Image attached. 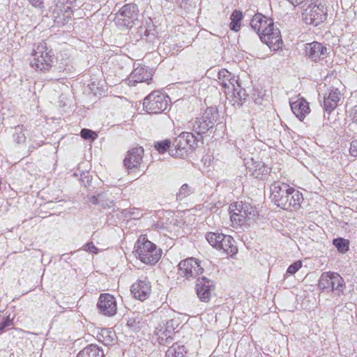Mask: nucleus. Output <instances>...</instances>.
Masks as SVG:
<instances>
[{
	"label": "nucleus",
	"instance_id": "f257e3e1",
	"mask_svg": "<svg viewBox=\"0 0 357 357\" xmlns=\"http://www.w3.org/2000/svg\"><path fill=\"white\" fill-rule=\"evenodd\" d=\"M273 202L284 210H297L301 206L303 195L288 184L280 181L274 182L270 187Z\"/></svg>",
	"mask_w": 357,
	"mask_h": 357
},
{
	"label": "nucleus",
	"instance_id": "f03ea898",
	"mask_svg": "<svg viewBox=\"0 0 357 357\" xmlns=\"http://www.w3.org/2000/svg\"><path fill=\"white\" fill-rule=\"evenodd\" d=\"M55 59L52 50L47 47L46 43L42 42L33 49L30 64L36 70L46 71L52 68Z\"/></svg>",
	"mask_w": 357,
	"mask_h": 357
},
{
	"label": "nucleus",
	"instance_id": "7ed1b4c3",
	"mask_svg": "<svg viewBox=\"0 0 357 357\" xmlns=\"http://www.w3.org/2000/svg\"><path fill=\"white\" fill-rule=\"evenodd\" d=\"M230 218L232 223L238 226L247 225L248 222L255 220L258 215L256 208L250 203L236 202L229 207Z\"/></svg>",
	"mask_w": 357,
	"mask_h": 357
},
{
	"label": "nucleus",
	"instance_id": "20e7f679",
	"mask_svg": "<svg viewBox=\"0 0 357 357\" xmlns=\"http://www.w3.org/2000/svg\"><path fill=\"white\" fill-rule=\"evenodd\" d=\"M135 248L137 254V257L144 264H155L160 259V250L144 236L139 237Z\"/></svg>",
	"mask_w": 357,
	"mask_h": 357
},
{
	"label": "nucleus",
	"instance_id": "39448f33",
	"mask_svg": "<svg viewBox=\"0 0 357 357\" xmlns=\"http://www.w3.org/2000/svg\"><path fill=\"white\" fill-rule=\"evenodd\" d=\"M218 119V110L214 107H208L201 117L192 119L189 122V126L201 139L203 134L215 126Z\"/></svg>",
	"mask_w": 357,
	"mask_h": 357
},
{
	"label": "nucleus",
	"instance_id": "423d86ee",
	"mask_svg": "<svg viewBox=\"0 0 357 357\" xmlns=\"http://www.w3.org/2000/svg\"><path fill=\"white\" fill-rule=\"evenodd\" d=\"M169 101L167 95L154 91L144 99V109L149 114H160L168 109Z\"/></svg>",
	"mask_w": 357,
	"mask_h": 357
},
{
	"label": "nucleus",
	"instance_id": "0eeeda50",
	"mask_svg": "<svg viewBox=\"0 0 357 357\" xmlns=\"http://www.w3.org/2000/svg\"><path fill=\"white\" fill-rule=\"evenodd\" d=\"M200 139L195 136L192 132H182L176 137L169 148V154L173 157H183L187 154Z\"/></svg>",
	"mask_w": 357,
	"mask_h": 357
},
{
	"label": "nucleus",
	"instance_id": "6e6552de",
	"mask_svg": "<svg viewBox=\"0 0 357 357\" xmlns=\"http://www.w3.org/2000/svg\"><path fill=\"white\" fill-rule=\"evenodd\" d=\"M137 6L135 3H128L116 14L114 22L118 26L130 29L137 20Z\"/></svg>",
	"mask_w": 357,
	"mask_h": 357
},
{
	"label": "nucleus",
	"instance_id": "1a4fd4ad",
	"mask_svg": "<svg viewBox=\"0 0 357 357\" xmlns=\"http://www.w3.org/2000/svg\"><path fill=\"white\" fill-rule=\"evenodd\" d=\"M344 281L337 273L326 272L321 274L318 287L322 290L333 291L337 294L343 292Z\"/></svg>",
	"mask_w": 357,
	"mask_h": 357
},
{
	"label": "nucleus",
	"instance_id": "9d476101",
	"mask_svg": "<svg viewBox=\"0 0 357 357\" xmlns=\"http://www.w3.org/2000/svg\"><path fill=\"white\" fill-rule=\"evenodd\" d=\"M305 20L306 23L318 26L324 22L327 15V8L325 5L319 3H312L305 11Z\"/></svg>",
	"mask_w": 357,
	"mask_h": 357
},
{
	"label": "nucleus",
	"instance_id": "9b49d317",
	"mask_svg": "<svg viewBox=\"0 0 357 357\" xmlns=\"http://www.w3.org/2000/svg\"><path fill=\"white\" fill-rule=\"evenodd\" d=\"M259 36L260 40L266 44L270 49L277 50L282 47V40L280 31L278 28H275L274 24L262 31Z\"/></svg>",
	"mask_w": 357,
	"mask_h": 357
},
{
	"label": "nucleus",
	"instance_id": "f8f14e48",
	"mask_svg": "<svg viewBox=\"0 0 357 357\" xmlns=\"http://www.w3.org/2000/svg\"><path fill=\"white\" fill-rule=\"evenodd\" d=\"M178 270L179 274L188 280L195 278L203 271L198 260L193 257L181 261L178 264Z\"/></svg>",
	"mask_w": 357,
	"mask_h": 357
},
{
	"label": "nucleus",
	"instance_id": "ddd939ff",
	"mask_svg": "<svg viewBox=\"0 0 357 357\" xmlns=\"http://www.w3.org/2000/svg\"><path fill=\"white\" fill-rule=\"evenodd\" d=\"M144 152L142 146L133 148L128 151L123 162L129 174L141 167Z\"/></svg>",
	"mask_w": 357,
	"mask_h": 357
},
{
	"label": "nucleus",
	"instance_id": "4468645a",
	"mask_svg": "<svg viewBox=\"0 0 357 357\" xmlns=\"http://www.w3.org/2000/svg\"><path fill=\"white\" fill-rule=\"evenodd\" d=\"M97 307L103 315L112 317L117 312L116 299L109 294H101L98 298Z\"/></svg>",
	"mask_w": 357,
	"mask_h": 357
},
{
	"label": "nucleus",
	"instance_id": "2eb2a0df",
	"mask_svg": "<svg viewBox=\"0 0 357 357\" xmlns=\"http://www.w3.org/2000/svg\"><path fill=\"white\" fill-rule=\"evenodd\" d=\"M305 54L312 61L318 62L328 54V48L321 43L314 41L305 45Z\"/></svg>",
	"mask_w": 357,
	"mask_h": 357
},
{
	"label": "nucleus",
	"instance_id": "dca6fc26",
	"mask_svg": "<svg viewBox=\"0 0 357 357\" xmlns=\"http://www.w3.org/2000/svg\"><path fill=\"white\" fill-rule=\"evenodd\" d=\"M215 289L213 281L205 278H198L196 282L197 294L203 302H208L210 300L211 292Z\"/></svg>",
	"mask_w": 357,
	"mask_h": 357
},
{
	"label": "nucleus",
	"instance_id": "f3484780",
	"mask_svg": "<svg viewBox=\"0 0 357 357\" xmlns=\"http://www.w3.org/2000/svg\"><path fill=\"white\" fill-rule=\"evenodd\" d=\"M152 79V74L144 67H138L133 70L127 79L130 86H135L137 83L146 82Z\"/></svg>",
	"mask_w": 357,
	"mask_h": 357
},
{
	"label": "nucleus",
	"instance_id": "a211bd4d",
	"mask_svg": "<svg viewBox=\"0 0 357 357\" xmlns=\"http://www.w3.org/2000/svg\"><path fill=\"white\" fill-rule=\"evenodd\" d=\"M130 291L135 298L144 301L150 295L151 287L149 281L139 280L131 286Z\"/></svg>",
	"mask_w": 357,
	"mask_h": 357
},
{
	"label": "nucleus",
	"instance_id": "6ab92c4d",
	"mask_svg": "<svg viewBox=\"0 0 357 357\" xmlns=\"http://www.w3.org/2000/svg\"><path fill=\"white\" fill-rule=\"evenodd\" d=\"M273 25L271 18H268L261 13L255 14L250 21V26L252 29L259 36L262 31L267 29L269 26Z\"/></svg>",
	"mask_w": 357,
	"mask_h": 357
},
{
	"label": "nucleus",
	"instance_id": "aec40b11",
	"mask_svg": "<svg viewBox=\"0 0 357 357\" xmlns=\"http://www.w3.org/2000/svg\"><path fill=\"white\" fill-rule=\"evenodd\" d=\"M341 93L337 89L331 88L328 93L324 96V108L326 112H331L337 106L340 100Z\"/></svg>",
	"mask_w": 357,
	"mask_h": 357
},
{
	"label": "nucleus",
	"instance_id": "412c9836",
	"mask_svg": "<svg viewBox=\"0 0 357 357\" xmlns=\"http://www.w3.org/2000/svg\"><path fill=\"white\" fill-rule=\"evenodd\" d=\"M290 106L293 113L301 121H303L310 112L309 104L304 98H299L290 102Z\"/></svg>",
	"mask_w": 357,
	"mask_h": 357
},
{
	"label": "nucleus",
	"instance_id": "4be33fe9",
	"mask_svg": "<svg viewBox=\"0 0 357 357\" xmlns=\"http://www.w3.org/2000/svg\"><path fill=\"white\" fill-rule=\"evenodd\" d=\"M74 0H57L54 12L58 15H63V17H68L73 13Z\"/></svg>",
	"mask_w": 357,
	"mask_h": 357
},
{
	"label": "nucleus",
	"instance_id": "5701e85b",
	"mask_svg": "<svg viewBox=\"0 0 357 357\" xmlns=\"http://www.w3.org/2000/svg\"><path fill=\"white\" fill-rule=\"evenodd\" d=\"M218 250H222L225 253L231 256L235 255L238 251L236 246L234 245V238L231 236L225 234Z\"/></svg>",
	"mask_w": 357,
	"mask_h": 357
},
{
	"label": "nucleus",
	"instance_id": "b1692460",
	"mask_svg": "<svg viewBox=\"0 0 357 357\" xmlns=\"http://www.w3.org/2000/svg\"><path fill=\"white\" fill-rule=\"evenodd\" d=\"M104 354L98 347L95 344H90L83 349L77 357H103Z\"/></svg>",
	"mask_w": 357,
	"mask_h": 357
},
{
	"label": "nucleus",
	"instance_id": "393cba45",
	"mask_svg": "<svg viewBox=\"0 0 357 357\" xmlns=\"http://www.w3.org/2000/svg\"><path fill=\"white\" fill-rule=\"evenodd\" d=\"M231 73L226 69H222L218 74V82L226 90L230 91L231 89Z\"/></svg>",
	"mask_w": 357,
	"mask_h": 357
},
{
	"label": "nucleus",
	"instance_id": "a878e982",
	"mask_svg": "<svg viewBox=\"0 0 357 357\" xmlns=\"http://www.w3.org/2000/svg\"><path fill=\"white\" fill-rule=\"evenodd\" d=\"M185 348L178 343L173 344L166 351V357H185Z\"/></svg>",
	"mask_w": 357,
	"mask_h": 357
},
{
	"label": "nucleus",
	"instance_id": "bb28decb",
	"mask_svg": "<svg viewBox=\"0 0 357 357\" xmlns=\"http://www.w3.org/2000/svg\"><path fill=\"white\" fill-rule=\"evenodd\" d=\"M243 18V14L241 11L235 10L231 15V22L229 27L231 30L237 32L241 27V21Z\"/></svg>",
	"mask_w": 357,
	"mask_h": 357
},
{
	"label": "nucleus",
	"instance_id": "cd10ccee",
	"mask_svg": "<svg viewBox=\"0 0 357 357\" xmlns=\"http://www.w3.org/2000/svg\"><path fill=\"white\" fill-rule=\"evenodd\" d=\"M223 236V234L209 232L206 234V238L211 246L218 250V247H220Z\"/></svg>",
	"mask_w": 357,
	"mask_h": 357
},
{
	"label": "nucleus",
	"instance_id": "c85d7f7f",
	"mask_svg": "<svg viewBox=\"0 0 357 357\" xmlns=\"http://www.w3.org/2000/svg\"><path fill=\"white\" fill-rule=\"evenodd\" d=\"M333 244L335 246L337 250L341 253H344L349 250V240L337 238L333 239Z\"/></svg>",
	"mask_w": 357,
	"mask_h": 357
},
{
	"label": "nucleus",
	"instance_id": "c756f323",
	"mask_svg": "<svg viewBox=\"0 0 357 357\" xmlns=\"http://www.w3.org/2000/svg\"><path fill=\"white\" fill-rule=\"evenodd\" d=\"M155 335L158 336V342L160 344H167L169 343L170 335H166L163 332V326L160 325V327L156 328Z\"/></svg>",
	"mask_w": 357,
	"mask_h": 357
},
{
	"label": "nucleus",
	"instance_id": "7c9ffc66",
	"mask_svg": "<svg viewBox=\"0 0 357 357\" xmlns=\"http://www.w3.org/2000/svg\"><path fill=\"white\" fill-rule=\"evenodd\" d=\"M14 140L17 143H24L26 140V136L24 133L23 126H17L15 128V132L13 134Z\"/></svg>",
	"mask_w": 357,
	"mask_h": 357
},
{
	"label": "nucleus",
	"instance_id": "2f4dec72",
	"mask_svg": "<svg viewBox=\"0 0 357 357\" xmlns=\"http://www.w3.org/2000/svg\"><path fill=\"white\" fill-rule=\"evenodd\" d=\"M348 117L351 121V123L349 125V128L350 130H353L355 126H357V105L350 109Z\"/></svg>",
	"mask_w": 357,
	"mask_h": 357
},
{
	"label": "nucleus",
	"instance_id": "473e14b6",
	"mask_svg": "<svg viewBox=\"0 0 357 357\" xmlns=\"http://www.w3.org/2000/svg\"><path fill=\"white\" fill-rule=\"evenodd\" d=\"M172 143L169 140L165 139L160 142H157L155 144V149L158 151L160 153H164L167 151V149L169 150V148L171 147Z\"/></svg>",
	"mask_w": 357,
	"mask_h": 357
},
{
	"label": "nucleus",
	"instance_id": "72a5a7b5",
	"mask_svg": "<svg viewBox=\"0 0 357 357\" xmlns=\"http://www.w3.org/2000/svg\"><path fill=\"white\" fill-rule=\"evenodd\" d=\"M232 92L234 93V98L236 99L239 100V102H238L237 100H236V102L238 103V105H241L243 104V100H245L248 96L245 93V90L241 89L238 90V89L237 88L236 91H233Z\"/></svg>",
	"mask_w": 357,
	"mask_h": 357
},
{
	"label": "nucleus",
	"instance_id": "f704fd0d",
	"mask_svg": "<svg viewBox=\"0 0 357 357\" xmlns=\"http://www.w3.org/2000/svg\"><path fill=\"white\" fill-rule=\"evenodd\" d=\"M192 193L191 188L188 186V184H183L181 188L179 189L178 192L177 193V198L179 199H182Z\"/></svg>",
	"mask_w": 357,
	"mask_h": 357
},
{
	"label": "nucleus",
	"instance_id": "c9c22d12",
	"mask_svg": "<svg viewBox=\"0 0 357 357\" xmlns=\"http://www.w3.org/2000/svg\"><path fill=\"white\" fill-rule=\"evenodd\" d=\"M163 326L166 328V331L169 333H173L174 331L178 326V320L173 319L167 320Z\"/></svg>",
	"mask_w": 357,
	"mask_h": 357
},
{
	"label": "nucleus",
	"instance_id": "e433bc0d",
	"mask_svg": "<svg viewBox=\"0 0 357 357\" xmlns=\"http://www.w3.org/2000/svg\"><path fill=\"white\" fill-rule=\"evenodd\" d=\"M81 137L84 139H95L97 137V134L89 129L83 128L80 132Z\"/></svg>",
	"mask_w": 357,
	"mask_h": 357
},
{
	"label": "nucleus",
	"instance_id": "4c0bfd02",
	"mask_svg": "<svg viewBox=\"0 0 357 357\" xmlns=\"http://www.w3.org/2000/svg\"><path fill=\"white\" fill-rule=\"evenodd\" d=\"M349 152L351 156L357 157V137H352Z\"/></svg>",
	"mask_w": 357,
	"mask_h": 357
},
{
	"label": "nucleus",
	"instance_id": "58836bf2",
	"mask_svg": "<svg viewBox=\"0 0 357 357\" xmlns=\"http://www.w3.org/2000/svg\"><path fill=\"white\" fill-rule=\"evenodd\" d=\"M302 267V263L301 261H297L294 264H291L288 268L287 273L289 274H294Z\"/></svg>",
	"mask_w": 357,
	"mask_h": 357
},
{
	"label": "nucleus",
	"instance_id": "ea45409f",
	"mask_svg": "<svg viewBox=\"0 0 357 357\" xmlns=\"http://www.w3.org/2000/svg\"><path fill=\"white\" fill-rule=\"evenodd\" d=\"M230 79V82L231 84L230 91H236L237 88L240 87V85L238 83V81L235 79V77L231 74V79Z\"/></svg>",
	"mask_w": 357,
	"mask_h": 357
},
{
	"label": "nucleus",
	"instance_id": "a19ab883",
	"mask_svg": "<svg viewBox=\"0 0 357 357\" xmlns=\"http://www.w3.org/2000/svg\"><path fill=\"white\" fill-rule=\"evenodd\" d=\"M85 250L93 253H98V249L93 245L92 242L88 243L85 245Z\"/></svg>",
	"mask_w": 357,
	"mask_h": 357
},
{
	"label": "nucleus",
	"instance_id": "79ce46f5",
	"mask_svg": "<svg viewBox=\"0 0 357 357\" xmlns=\"http://www.w3.org/2000/svg\"><path fill=\"white\" fill-rule=\"evenodd\" d=\"M29 2L34 7L42 9L43 6V0H28Z\"/></svg>",
	"mask_w": 357,
	"mask_h": 357
},
{
	"label": "nucleus",
	"instance_id": "37998d69",
	"mask_svg": "<svg viewBox=\"0 0 357 357\" xmlns=\"http://www.w3.org/2000/svg\"><path fill=\"white\" fill-rule=\"evenodd\" d=\"M102 197V195H98L97 196H93L90 198V202L93 204H100V199Z\"/></svg>",
	"mask_w": 357,
	"mask_h": 357
},
{
	"label": "nucleus",
	"instance_id": "c03bdc74",
	"mask_svg": "<svg viewBox=\"0 0 357 357\" xmlns=\"http://www.w3.org/2000/svg\"><path fill=\"white\" fill-rule=\"evenodd\" d=\"M292 5L298 6L304 3L306 0H288Z\"/></svg>",
	"mask_w": 357,
	"mask_h": 357
},
{
	"label": "nucleus",
	"instance_id": "a18cd8bd",
	"mask_svg": "<svg viewBox=\"0 0 357 357\" xmlns=\"http://www.w3.org/2000/svg\"><path fill=\"white\" fill-rule=\"evenodd\" d=\"M257 167H259V170L261 169V167L264 168V170L262 171V174H267L268 172V168L267 167H265L264 164L263 163H259Z\"/></svg>",
	"mask_w": 357,
	"mask_h": 357
},
{
	"label": "nucleus",
	"instance_id": "49530a36",
	"mask_svg": "<svg viewBox=\"0 0 357 357\" xmlns=\"http://www.w3.org/2000/svg\"><path fill=\"white\" fill-rule=\"evenodd\" d=\"M1 322L3 323V325H5V328L7 327V326H9L10 325H11V321L9 319L8 317L5 319Z\"/></svg>",
	"mask_w": 357,
	"mask_h": 357
},
{
	"label": "nucleus",
	"instance_id": "de8ad7c7",
	"mask_svg": "<svg viewBox=\"0 0 357 357\" xmlns=\"http://www.w3.org/2000/svg\"><path fill=\"white\" fill-rule=\"evenodd\" d=\"M1 322L3 323V325H5V328L7 327V326H9L10 325H11V321L9 319L8 317L5 319Z\"/></svg>",
	"mask_w": 357,
	"mask_h": 357
},
{
	"label": "nucleus",
	"instance_id": "09e8293b",
	"mask_svg": "<svg viewBox=\"0 0 357 357\" xmlns=\"http://www.w3.org/2000/svg\"><path fill=\"white\" fill-rule=\"evenodd\" d=\"M163 326V332H165V333H166V335H168V334H169V333H168L167 331H166V328H165L164 326ZM172 334H173V333H169V335H170L169 342H172Z\"/></svg>",
	"mask_w": 357,
	"mask_h": 357
},
{
	"label": "nucleus",
	"instance_id": "8fccbe9b",
	"mask_svg": "<svg viewBox=\"0 0 357 357\" xmlns=\"http://www.w3.org/2000/svg\"><path fill=\"white\" fill-rule=\"evenodd\" d=\"M5 328V325L3 324L1 321H0V331Z\"/></svg>",
	"mask_w": 357,
	"mask_h": 357
},
{
	"label": "nucleus",
	"instance_id": "3c124183",
	"mask_svg": "<svg viewBox=\"0 0 357 357\" xmlns=\"http://www.w3.org/2000/svg\"><path fill=\"white\" fill-rule=\"evenodd\" d=\"M255 172L254 173V174L255 175V176H256V177L259 176V173H257V169H255Z\"/></svg>",
	"mask_w": 357,
	"mask_h": 357
},
{
	"label": "nucleus",
	"instance_id": "603ef678",
	"mask_svg": "<svg viewBox=\"0 0 357 357\" xmlns=\"http://www.w3.org/2000/svg\"><path fill=\"white\" fill-rule=\"evenodd\" d=\"M132 215H138L139 214H135V213H133Z\"/></svg>",
	"mask_w": 357,
	"mask_h": 357
}]
</instances>
